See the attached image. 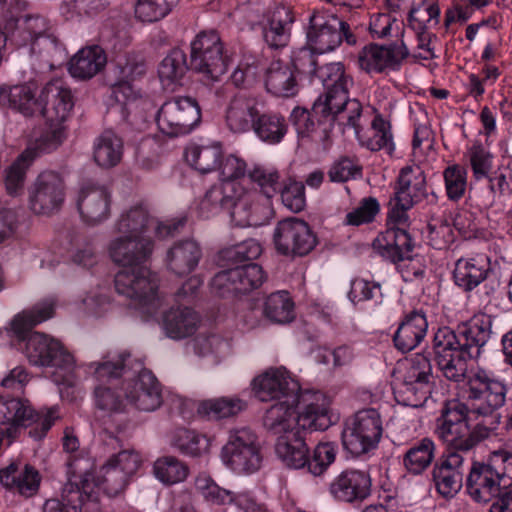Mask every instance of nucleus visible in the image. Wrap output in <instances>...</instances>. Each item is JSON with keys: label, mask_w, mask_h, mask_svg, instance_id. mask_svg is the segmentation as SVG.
I'll list each match as a JSON object with an SVG mask.
<instances>
[{"label": "nucleus", "mask_w": 512, "mask_h": 512, "mask_svg": "<svg viewBox=\"0 0 512 512\" xmlns=\"http://www.w3.org/2000/svg\"><path fill=\"white\" fill-rule=\"evenodd\" d=\"M54 298L37 303L32 309L17 315L12 321V330L19 339L26 340L25 354L32 365L51 369V378L56 384H71L74 379L76 360L63 344L44 333L31 329L53 316Z\"/></svg>", "instance_id": "1"}, {"label": "nucleus", "mask_w": 512, "mask_h": 512, "mask_svg": "<svg viewBox=\"0 0 512 512\" xmlns=\"http://www.w3.org/2000/svg\"><path fill=\"white\" fill-rule=\"evenodd\" d=\"M201 209L211 213L220 209L230 210L232 221L240 227L263 225L272 213L270 201L257 191H246L240 183L233 181L212 186L201 201Z\"/></svg>", "instance_id": "2"}, {"label": "nucleus", "mask_w": 512, "mask_h": 512, "mask_svg": "<svg viewBox=\"0 0 512 512\" xmlns=\"http://www.w3.org/2000/svg\"><path fill=\"white\" fill-rule=\"evenodd\" d=\"M299 397L281 400L271 405L263 416V426L272 435L282 437L300 430H326L331 426L328 405L315 396L301 410L296 411Z\"/></svg>", "instance_id": "3"}, {"label": "nucleus", "mask_w": 512, "mask_h": 512, "mask_svg": "<svg viewBox=\"0 0 512 512\" xmlns=\"http://www.w3.org/2000/svg\"><path fill=\"white\" fill-rule=\"evenodd\" d=\"M471 417L468 406L462 402L448 404L436 420L435 434L447 446L446 452L468 453L487 440L495 431L484 423H477L472 429L468 422Z\"/></svg>", "instance_id": "4"}, {"label": "nucleus", "mask_w": 512, "mask_h": 512, "mask_svg": "<svg viewBox=\"0 0 512 512\" xmlns=\"http://www.w3.org/2000/svg\"><path fill=\"white\" fill-rule=\"evenodd\" d=\"M58 418L56 407L36 411L27 399L0 396V431L14 428L12 435H5L8 445L17 437L19 428H30L31 438L43 439Z\"/></svg>", "instance_id": "5"}, {"label": "nucleus", "mask_w": 512, "mask_h": 512, "mask_svg": "<svg viewBox=\"0 0 512 512\" xmlns=\"http://www.w3.org/2000/svg\"><path fill=\"white\" fill-rule=\"evenodd\" d=\"M41 103L42 109L39 113L46 118L49 130L42 138L40 149L50 152L56 149L66 137L64 123L74 106L71 89L63 80L53 79L43 87Z\"/></svg>", "instance_id": "6"}, {"label": "nucleus", "mask_w": 512, "mask_h": 512, "mask_svg": "<svg viewBox=\"0 0 512 512\" xmlns=\"http://www.w3.org/2000/svg\"><path fill=\"white\" fill-rule=\"evenodd\" d=\"M509 388L504 379L497 378L492 371L477 368L467 378L465 396L471 415L492 416L495 429L500 422V414H495L507 401Z\"/></svg>", "instance_id": "7"}, {"label": "nucleus", "mask_w": 512, "mask_h": 512, "mask_svg": "<svg viewBox=\"0 0 512 512\" xmlns=\"http://www.w3.org/2000/svg\"><path fill=\"white\" fill-rule=\"evenodd\" d=\"M512 453L493 451L487 462L474 461L466 478V490L478 503H488L501 491L506 477L511 478Z\"/></svg>", "instance_id": "8"}, {"label": "nucleus", "mask_w": 512, "mask_h": 512, "mask_svg": "<svg viewBox=\"0 0 512 512\" xmlns=\"http://www.w3.org/2000/svg\"><path fill=\"white\" fill-rule=\"evenodd\" d=\"M388 227L373 241V250L386 260L397 263L410 259L414 241L406 230L409 216L408 210L414 205H402L398 198L391 197L388 203Z\"/></svg>", "instance_id": "9"}, {"label": "nucleus", "mask_w": 512, "mask_h": 512, "mask_svg": "<svg viewBox=\"0 0 512 512\" xmlns=\"http://www.w3.org/2000/svg\"><path fill=\"white\" fill-rule=\"evenodd\" d=\"M114 284L119 295L131 300L147 316L156 314L161 306L158 277L144 265L121 269L115 275Z\"/></svg>", "instance_id": "10"}, {"label": "nucleus", "mask_w": 512, "mask_h": 512, "mask_svg": "<svg viewBox=\"0 0 512 512\" xmlns=\"http://www.w3.org/2000/svg\"><path fill=\"white\" fill-rule=\"evenodd\" d=\"M361 114V103L355 98H350L349 93L343 94L340 92L338 97H334L333 100L327 102L315 101L310 113L304 109H294L292 117L296 119V125H299L301 121L305 122L307 130L309 125L306 122H309L310 117H312L319 123H328L330 126L337 123L343 129L346 127L353 128L356 135H358Z\"/></svg>", "instance_id": "11"}, {"label": "nucleus", "mask_w": 512, "mask_h": 512, "mask_svg": "<svg viewBox=\"0 0 512 512\" xmlns=\"http://www.w3.org/2000/svg\"><path fill=\"white\" fill-rule=\"evenodd\" d=\"M382 434L380 413L376 409L367 408L356 412L345 421L342 443L351 455L357 457L376 449Z\"/></svg>", "instance_id": "12"}, {"label": "nucleus", "mask_w": 512, "mask_h": 512, "mask_svg": "<svg viewBox=\"0 0 512 512\" xmlns=\"http://www.w3.org/2000/svg\"><path fill=\"white\" fill-rule=\"evenodd\" d=\"M458 336L457 331L449 327H441L434 334L432 341L434 361L443 376L454 382L465 378L467 360L470 359Z\"/></svg>", "instance_id": "13"}, {"label": "nucleus", "mask_w": 512, "mask_h": 512, "mask_svg": "<svg viewBox=\"0 0 512 512\" xmlns=\"http://www.w3.org/2000/svg\"><path fill=\"white\" fill-rule=\"evenodd\" d=\"M343 39L350 45L356 43V37L346 22L324 12H314L310 16L307 44L317 54L333 51Z\"/></svg>", "instance_id": "14"}, {"label": "nucleus", "mask_w": 512, "mask_h": 512, "mask_svg": "<svg viewBox=\"0 0 512 512\" xmlns=\"http://www.w3.org/2000/svg\"><path fill=\"white\" fill-rule=\"evenodd\" d=\"M229 59L214 31L199 33L191 43L190 68L205 78L217 81L228 69Z\"/></svg>", "instance_id": "15"}, {"label": "nucleus", "mask_w": 512, "mask_h": 512, "mask_svg": "<svg viewBox=\"0 0 512 512\" xmlns=\"http://www.w3.org/2000/svg\"><path fill=\"white\" fill-rule=\"evenodd\" d=\"M201 119L197 101L189 96H176L165 101L157 114L160 131L170 137L188 134Z\"/></svg>", "instance_id": "16"}, {"label": "nucleus", "mask_w": 512, "mask_h": 512, "mask_svg": "<svg viewBox=\"0 0 512 512\" xmlns=\"http://www.w3.org/2000/svg\"><path fill=\"white\" fill-rule=\"evenodd\" d=\"M276 251L287 257H302L317 245V238L309 224L302 219L289 217L279 221L273 231Z\"/></svg>", "instance_id": "17"}, {"label": "nucleus", "mask_w": 512, "mask_h": 512, "mask_svg": "<svg viewBox=\"0 0 512 512\" xmlns=\"http://www.w3.org/2000/svg\"><path fill=\"white\" fill-rule=\"evenodd\" d=\"M256 435L249 428L230 432L229 440L222 449L223 462L237 473H253L261 464Z\"/></svg>", "instance_id": "18"}, {"label": "nucleus", "mask_w": 512, "mask_h": 512, "mask_svg": "<svg viewBox=\"0 0 512 512\" xmlns=\"http://www.w3.org/2000/svg\"><path fill=\"white\" fill-rule=\"evenodd\" d=\"M453 279L455 284L465 292L472 291L482 284L484 290L482 302L484 303L490 302L499 286V282L493 278L490 261L486 256L457 260Z\"/></svg>", "instance_id": "19"}, {"label": "nucleus", "mask_w": 512, "mask_h": 512, "mask_svg": "<svg viewBox=\"0 0 512 512\" xmlns=\"http://www.w3.org/2000/svg\"><path fill=\"white\" fill-rule=\"evenodd\" d=\"M264 279V272L258 264L237 265L218 272L211 280V289L221 297L244 294L260 287Z\"/></svg>", "instance_id": "20"}, {"label": "nucleus", "mask_w": 512, "mask_h": 512, "mask_svg": "<svg viewBox=\"0 0 512 512\" xmlns=\"http://www.w3.org/2000/svg\"><path fill=\"white\" fill-rule=\"evenodd\" d=\"M65 200V184L61 175L54 171H44L34 181L29 202L32 211L39 215L58 212Z\"/></svg>", "instance_id": "21"}, {"label": "nucleus", "mask_w": 512, "mask_h": 512, "mask_svg": "<svg viewBox=\"0 0 512 512\" xmlns=\"http://www.w3.org/2000/svg\"><path fill=\"white\" fill-rule=\"evenodd\" d=\"M465 458L456 452H445L433 465L431 481L444 499L455 497L463 487Z\"/></svg>", "instance_id": "22"}, {"label": "nucleus", "mask_w": 512, "mask_h": 512, "mask_svg": "<svg viewBox=\"0 0 512 512\" xmlns=\"http://www.w3.org/2000/svg\"><path fill=\"white\" fill-rule=\"evenodd\" d=\"M409 55V50L403 41L389 45L369 44L358 54V63L367 73H383L388 70H398L402 61Z\"/></svg>", "instance_id": "23"}, {"label": "nucleus", "mask_w": 512, "mask_h": 512, "mask_svg": "<svg viewBox=\"0 0 512 512\" xmlns=\"http://www.w3.org/2000/svg\"><path fill=\"white\" fill-rule=\"evenodd\" d=\"M123 389L126 399L141 411H155L163 402L161 385L147 369H141L137 376L125 380Z\"/></svg>", "instance_id": "24"}, {"label": "nucleus", "mask_w": 512, "mask_h": 512, "mask_svg": "<svg viewBox=\"0 0 512 512\" xmlns=\"http://www.w3.org/2000/svg\"><path fill=\"white\" fill-rule=\"evenodd\" d=\"M154 241L151 237L119 235L110 240L107 251L111 260L124 268L143 265L152 255Z\"/></svg>", "instance_id": "25"}, {"label": "nucleus", "mask_w": 512, "mask_h": 512, "mask_svg": "<svg viewBox=\"0 0 512 512\" xmlns=\"http://www.w3.org/2000/svg\"><path fill=\"white\" fill-rule=\"evenodd\" d=\"M256 397L262 401L287 400L299 397V384L285 368H270L253 380Z\"/></svg>", "instance_id": "26"}, {"label": "nucleus", "mask_w": 512, "mask_h": 512, "mask_svg": "<svg viewBox=\"0 0 512 512\" xmlns=\"http://www.w3.org/2000/svg\"><path fill=\"white\" fill-rule=\"evenodd\" d=\"M372 480L368 472L359 469L341 471L329 484V493L340 502H361L371 494Z\"/></svg>", "instance_id": "27"}, {"label": "nucleus", "mask_w": 512, "mask_h": 512, "mask_svg": "<svg viewBox=\"0 0 512 512\" xmlns=\"http://www.w3.org/2000/svg\"><path fill=\"white\" fill-rule=\"evenodd\" d=\"M77 207L82 220L96 226L110 216L111 193L105 186L86 183L79 191Z\"/></svg>", "instance_id": "28"}, {"label": "nucleus", "mask_w": 512, "mask_h": 512, "mask_svg": "<svg viewBox=\"0 0 512 512\" xmlns=\"http://www.w3.org/2000/svg\"><path fill=\"white\" fill-rule=\"evenodd\" d=\"M140 463V456L134 451L123 450L111 456L101 468L104 488L112 494L122 491Z\"/></svg>", "instance_id": "29"}, {"label": "nucleus", "mask_w": 512, "mask_h": 512, "mask_svg": "<svg viewBox=\"0 0 512 512\" xmlns=\"http://www.w3.org/2000/svg\"><path fill=\"white\" fill-rule=\"evenodd\" d=\"M392 197L398 198L402 205H415L425 198L430 203H436L438 198L434 192L428 194L426 175L416 165L405 166L400 170Z\"/></svg>", "instance_id": "30"}, {"label": "nucleus", "mask_w": 512, "mask_h": 512, "mask_svg": "<svg viewBox=\"0 0 512 512\" xmlns=\"http://www.w3.org/2000/svg\"><path fill=\"white\" fill-rule=\"evenodd\" d=\"M260 107L255 97L237 93L228 101L224 110L226 128L234 134L252 131Z\"/></svg>", "instance_id": "31"}, {"label": "nucleus", "mask_w": 512, "mask_h": 512, "mask_svg": "<svg viewBox=\"0 0 512 512\" xmlns=\"http://www.w3.org/2000/svg\"><path fill=\"white\" fill-rule=\"evenodd\" d=\"M294 15L290 7L279 5L262 18L263 39L270 48L279 49L288 45Z\"/></svg>", "instance_id": "32"}, {"label": "nucleus", "mask_w": 512, "mask_h": 512, "mask_svg": "<svg viewBox=\"0 0 512 512\" xmlns=\"http://www.w3.org/2000/svg\"><path fill=\"white\" fill-rule=\"evenodd\" d=\"M40 481L39 472L28 464L12 462L0 469V484L5 489L27 498L38 492Z\"/></svg>", "instance_id": "33"}, {"label": "nucleus", "mask_w": 512, "mask_h": 512, "mask_svg": "<svg viewBox=\"0 0 512 512\" xmlns=\"http://www.w3.org/2000/svg\"><path fill=\"white\" fill-rule=\"evenodd\" d=\"M492 321L485 314L475 315L457 326L458 337L470 359L480 357L491 336Z\"/></svg>", "instance_id": "34"}, {"label": "nucleus", "mask_w": 512, "mask_h": 512, "mask_svg": "<svg viewBox=\"0 0 512 512\" xmlns=\"http://www.w3.org/2000/svg\"><path fill=\"white\" fill-rule=\"evenodd\" d=\"M202 257L200 245L191 239L175 242L166 253L165 265L169 271L185 276L198 266Z\"/></svg>", "instance_id": "35"}, {"label": "nucleus", "mask_w": 512, "mask_h": 512, "mask_svg": "<svg viewBox=\"0 0 512 512\" xmlns=\"http://www.w3.org/2000/svg\"><path fill=\"white\" fill-rule=\"evenodd\" d=\"M428 322L422 311L414 310L408 313L394 334L395 347L403 352L415 349L425 338Z\"/></svg>", "instance_id": "36"}, {"label": "nucleus", "mask_w": 512, "mask_h": 512, "mask_svg": "<svg viewBox=\"0 0 512 512\" xmlns=\"http://www.w3.org/2000/svg\"><path fill=\"white\" fill-rule=\"evenodd\" d=\"M200 315L187 306L171 307L163 313L162 327L171 339H183L193 335L198 329Z\"/></svg>", "instance_id": "37"}, {"label": "nucleus", "mask_w": 512, "mask_h": 512, "mask_svg": "<svg viewBox=\"0 0 512 512\" xmlns=\"http://www.w3.org/2000/svg\"><path fill=\"white\" fill-rule=\"evenodd\" d=\"M155 224L147 206L136 204L120 213L113 224V231L119 235L150 237L147 233Z\"/></svg>", "instance_id": "38"}, {"label": "nucleus", "mask_w": 512, "mask_h": 512, "mask_svg": "<svg viewBox=\"0 0 512 512\" xmlns=\"http://www.w3.org/2000/svg\"><path fill=\"white\" fill-rule=\"evenodd\" d=\"M275 453L287 468L306 470L309 460V448L301 431L277 437Z\"/></svg>", "instance_id": "39"}, {"label": "nucleus", "mask_w": 512, "mask_h": 512, "mask_svg": "<svg viewBox=\"0 0 512 512\" xmlns=\"http://www.w3.org/2000/svg\"><path fill=\"white\" fill-rule=\"evenodd\" d=\"M289 63L277 60L266 70L265 86L269 93L278 97H293L300 87L299 79Z\"/></svg>", "instance_id": "40"}, {"label": "nucleus", "mask_w": 512, "mask_h": 512, "mask_svg": "<svg viewBox=\"0 0 512 512\" xmlns=\"http://www.w3.org/2000/svg\"><path fill=\"white\" fill-rule=\"evenodd\" d=\"M107 63L103 48L91 45L80 49L69 62V73L72 77L87 80L101 72Z\"/></svg>", "instance_id": "41"}, {"label": "nucleus", "mask_w": 512, "mask_h": 512, "mask_svg": "<svg viewBox=\"0 0 512 512\" xmlns=\"http://www.w3.org/2000/svg\"><path fill=\"white\" fill-rule=\"evenodd\" d=\"M324 87V92L315 101L327 102L338 97V94L349 93L353 80L345 73L342 63L332 62L321 65L316 76Z\"/></svg>", "instance_id": "42"}, {"label": "nucleus", "mask_w": 512, "mask_h": 512, "mask_svg": "<svg viewBox=\"0 0 512 512\" xmlns=\"http://www.w3.org/2000/svg\"><path fill=\"white\" fill-rule=\"evenodd\" d=\"M68 472L78 481L72 482L78 491L83 494L82 498L96 502L98 500L100 483L93 475L94 463L85 456L71 455L67 460Z\"/></svg>", "instance_id": "43"}, {"label": "nucleus", "mask_w": 512, "mask_h": 512, "mask_svg": "<svg viewBox=\"0 0 512 512\" xmlns=\"http://www.w3.org/2000/svg\"><path fill=\"white\" fill-rule=\"evenodd\" d=\"M288 128V121L281 113L263 111L260 107L252 131L262 142L275 145L284 139Z\"/></svg>", "instance_id": "44"}, {"label": "nucleus", "mask_w": 512, "mask_h": 512, "mask_svg": "<svg viewBox=\"0 0 512 512\" xmlns=\"http://www.w3.org/2000/svg\"><path fill=\"white\" fill-rule=\"evenodd\" d=\"M22 33L24 42H29L34 52L37 47L41 51L42 49L48 50L57 45L56 38L50 33L49 21L43 16H25Z\"/></svg>", "instance_id": "45"}, {"label": "nucleus", "mask_w": 512, "mask_h": 512, "mask_svg": "<svg viewBox=\"0 0 512 512\" xmlns=\"http://www.w3.org/2000/svg\"><path fill=\"white\" fill-rule=\"evenodd\" d=\"M123 141L111 130L104 131L94 141L93 158L103 168L116 166L122 159Z\"/></svg>", "instance_id": "46"}, {"label": "nucleus", "mask_w": 512, "mask_h": 512, "mask_svg": "<svg viewBox=\"0 0 512 512\" xmlns=\"http://www.w3.org/2000/svg\"><path fill=\"white\" fill-rule=\"evenodd\" d=\"M435 458V444L430 438H422L411 445L402 457V465L407 473L421 475Z\"/></svg>", "instance_id": "47"}, {"label": "nucleus", "mask_w": 512, "mask_h": 512, "mask_svg": "<svg viewBox=\"0 0 512 512\" xmlns=\"http://www.w3.org/2000/svg\"><path fill=\"white\" fill-rule=\"evenodd\" d=\"M37 156V148L28 147L5 170L4 184L10 196H17L22 192L26 173Z\"/></svg>", "instance_id": "48"}, {"label": "nucleus", "mask_w": 512, "mask_h": 512, "mask_svg": "<svg viewBox=\"0 0 512 512\" xmlns=\"http://www.w3.org/2000/svg\"><path fill=\"white\" fill-rule=\"evenodd\" d=\"M431 391L432 381L430 379L408 380L404 376L394 387L397 401L411 407L422 406L430 397Z\"/></svg>", "instance_id": "49"}, {"label": "nucleus", "mask_w": 512, "mask_h": 512, "mask_svg": "<svg viewBox=\"0 0 512 512\" xmlns=\"http://www.w3.org/2000/svg\"><path fill=\"white\" fill-rule=\"evenodd\" d=\"M263 316L272 323L287 324L295 319V305L287 291L271 293L264 301Z\"/></svg>", "instance_id": "50"}, {"label": "nucleus", "mask_w": 512, "mask_h": 512, "mask_svg": "<svg viewBox=\"0 0 512 512\" xmlns=\"http://www.w3.org/2000/svg\"><path fill=\"white\" fill-rule=\"evenodd\" d=\"M189 68L186 53L182 49L173 48L160 62L158 75L164 86L179 84Z\"/></svg>", "instance_id": "51"}, {"label": "nucleus", "mask_w": 512, "mask_h": 512, "mask_svg": "<svg viewBox=\"0 0 512 512\" xmlns=\"http://www.w3.org/2000/svg\"><path fill=\"white\" fill-rule=\"evenodd\" d=\"M246 408L247 403L238 397H220L201 401L198 413L209 419L220 420L234 417Z\"/></svg>", "instance_id": "52"}, {"label": "nucleus", "mask_w": 512, "mask_h": 512, "mask_svg": "<svg viewBox=\"0 0 512 512\" xmlns=\"http://www.w3.org/2000/svg\"><path fill=\"white\" fill-rule=\"evenodd\" d=\"M185 155L187 161L202 174L217 170L223 157L220 144L192 145L187 148Z\"/></svg>", "instance_id": "53"}, {"label": "nucleus", "mask_w": 512, "mask_h": 512, "mask_svg": "<svg viewBox=\"0 0 512 512\" xmlns=\"http://www.w3.org/2000/svg\"><path fill=\"white\" fill-rule=\"evenodd\" d=\"M8 106L25 116H32L42 109L41 94L36 97L34 84L15 85L8 91Z\"/></svg>", "instance_id": "54"}, {"label": "nucleus", "mask_w": 512, "mask_h": 512, "mask_svg": "<svg viewBox=\"0 0 512 512\" xmlns=\"http://www.w3.org/2000/svg\"><path fill=\"white\" fill-rule=\"evenodd\" d=\"M130 354L122 352L117 355L108 354L100 362H91L86 365L87 371L92 373L99 382L111 381L122 376L126 371V362Z\"/></svg>", "instance_id": "55"}, {"label": "nucleus", "mask_w": 512, "mask_h": 512, "mask_svg": "<svg viewBox=\"0 0 512 512\" xmlns=\"http://www.w3.org/2000/svg\"><path fill=\"white\" fill-rule=\"evenodd\" d=\"M357 137L361 144L371 151L385 149L387 152L391 153L394 150L391 125L380 115L374 117L371 123L370 135L364 138L359 133Z\"/></svg>", "instance_id": "56"}, {"label": "nucleus", "mask_w": 512, "mask_h": 512, "mask_svg": "<svg viewBox=\"0 0 512 512\" xmlns=\"http://www.w3.org/2000/svg\"><path fill=\"white\" fill-rule=\"evenodd\" d=\"M82 496L78 488L68 482L64 485L60 498H50L44 502L42 512H82L83 506L89 502Z\"/></svg>", "instance_id": "57"}, {"label": "nucleus", "mask_w": 512, "mask_h": 512, "mask_svg": "<svg viewBox=\"0 0 512 512\" xmlns=\"http://www.w3.org/2000/svg\"><path fill=\"white\" fill-rule=\"evenodd\" d=\"M155 477L165 485L183 482L189 473L188 466L175 456L159 457L153 465Z\"/></svg>", "instance_id": "58"}, {"label": "nucleus", "mask_w": 512, "mask_h": 512, "mask_svg": "<svg viewBox=\"0 0 512 512\" xmlns=\"http://www.w3.org/2000/svg\"><path fill=\"white\" fill-rule=\"evenodd\" d=\"M172 445L182 454L196 457L208 452L210 439L194 430L180 428L174 433Z\"/></svg>", "instance_id": "59"}, {"label": "nucleus", "mask_w": 512, "mask_h": 512, "mask_svg": "<svg viewBox=\"0 0 512 512\" xmlns=\"http://www.w3.org/2000/svg\"><path fill=\"white\" fill-rule=\"evenodd\" d=\"M229 341L220 334L199 335L194 340V351L201 357H211L218 364L229 352Z\"/></svg>", "instance_id": "60"}, {"label": "nucleus", "mask_w": 512, "mask_h": 512, "mask_svg": "<svg viewBox=\"0 0 512 512\" xmlns=\"http://www.w3.org/2000/svg\"><path fill=\"white\" fill-rule=\"evenodd\" d=\"M261 253V245L254 239H248L221 250L219 258L226 265H236L244 261L255 260Z\"/></svg>", "instance_id": "61"}, {"label": "nucleus", "mask_w": 512, "mask_h": 512, "mask_svg": "<svg viewBox=\"0 0 512 512\" xmlns=\"http://www.w3.org/2000/svg\"><path fill=\"white\" fill-rule=\"evenodd\" d=\"M248 176L257 185L256 191L267 201L271 202L280 190V175L277 170L256 166L249 171Z\"/></svg>", "instance_id": "62"}, {"label": "nucleus", "mask_w": 512, "mask_h": 512, "mask_svg": "<svg viewBox=\"0 0 512 512\" xmlns=\"http://www.w3.org/2000/svg\"><path fill=\"white\" fill-rule=\"evenodd\" d=\"M440 9L437 3L420 0L409 13V23L413 30L428 29L439 22Z\"/></svg>", "instance_id": "63"}, {"label": "nucleus", "mask_w": 512, "mask_h": 512, "mask_svg": "<svg viewBox=\"0 0 512 512\" xmlns=\"http://www.w3.org/2000/svg\"><path fill=\"white\" fill-rule=\"evenodd\" d=\"M315 53L310 47H305L293 54L290 67L293 68V72L297 75L299 83L302 80L312 82L316 78L320 66Z\"/></svg>", "instance_id": "64"}]
</instances>
